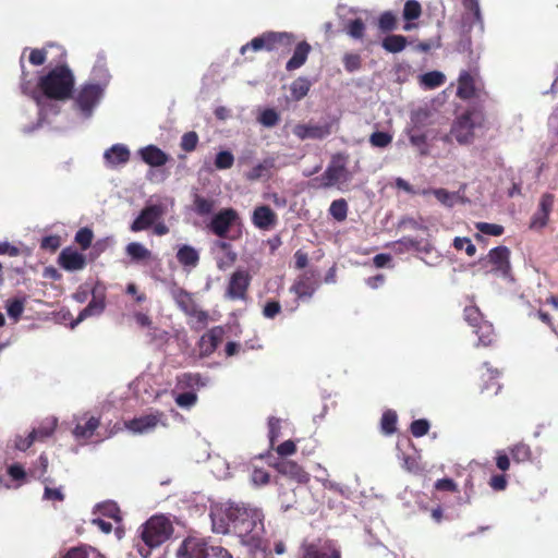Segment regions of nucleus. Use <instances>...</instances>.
I'll return each mask as SVG.
<instances>
[{
    "mask_svg": "<svg viewBox=\"0 0 558 558\" xmlns=\"http://www.w3.org/2000/svg\"><path fill=\"white\" fill-rule=\"evenodd\" d=\"M177 306L189 317L187 324L194 331L204 329L209 320L207 311L201 310L192 293L179 289L173 293Z\"/></svg>",
    "mask_w": 558,
    "mask_h": 558,
    "instance_id": "obj_4",
    "label": "nucleus"
},
{
    "mask_svg": "<svg viewBox=\"0 0 558 558\" xmlns=\"http://www.w3.org/2000/svg\"><path fill=\"white\" fill-rule=\"evenodd\" d=\"M409 140H410V143L418 149L420 155L426 156L428 154V145H427L426 134L411 132Z\"/></svg>",
    "mask_w": 558,
    "mask_h": 558,
    "instance_id": "obj_42",
    "label": "nucleus"
},
{
    "mask_svg": "<svg viewBox=\"0 0 558 558\" xmlns=\"http://www.w3.org/2000/svg\"><path fill=\"white\" fill-rule=\"evenodd\" d=\"M56 426H57V421L53 420L47 424L40 425L38 428H34L31 433H32V435H35L36 441L37 440L43 441L53 434Z\"/></svg>",
    "mask_w": 558,
    "mask_h": 558,
    "instance_id": "obj_44",
    "label": "nucleus"
},
{
    "mask_svg": "<svg viewBox=\"0 0 558 558\" xmlns=\"http://www.w3.org/2000/svg\"><path fill=\"white\" fill-rule=\"evenodd\" d=\"M104 93L105 90L102 86L95 85L94 83H84L77 89L76 95L72 97L75 109H77L84 117H90L94 108L102 98Z\"/></svg>",
    "mask_w": 558,
    "mask_h": 558,
    "instance_id": "obj_7",
    "label": "nucleus"
},
{
    "mask_svg": "<svg viewBox=\"0 0 558 558\" xmlns=\"http://www.w3.org/2000/svg\"><path fill=\"white\" fill-rule=\"evenodd\" d=\"M163 214L165 208L161 204L148 205L142 209L137 218L131 223L130 229L132 232L147 230L159 220Z\"/></svg>",
    "mask_w": 558,
    "mask_h": 558,
    "instance_id": "obj_12",
    "label": "nucleus"
},
{
    "mask_svg": "<svg viewBox=\"0 0 558 558\" xmlns=\"http://www.w3.org/2000/svg\"><path fill=\"white\" fill-rule=\"evenodd\" d=\"M105 299L102 296L96 298L94 295L88 305L78 314L77 322H82L89 316L101 314L105 310Z\"/></svg>",
    "mask_w": 558,
    "mask_h": 558,
    "instance_id": "obj_31",
    "label": "nucleus"
},
{
    "mask_svg": "<svg viewBox=\"0 0 558 558\" xmlns=\"http://www.w3.org/2000/svg\"><path fill=\"white\" fill-rule=\"evenodd\" d=\"M25 301L21 299L9 300L7 303L8 315L17 320L24 312Z\"/></svg>",
    "mask_w": 558,
    "mask_h": 558,
    "instance_id": "obj_46",
    "label": "nucleus"
},
{
    "mask_svg": "<svg viewBox=\"0 0 558 558\" xmlns=\"http://www.w3.org/2000/svg\"><path fill=\"white\" fill-rule=\"evenodd\" d=\"M251 481L255 486H263L269 483L270 474L264 469L255 468L252 471Z\"/></svg>",
    "mask_w": 558,
    "mask_h": 558,
    "instance_id": "obj_58",
    "label": "nucleus"
},
{
    "mask_svg": "<svg viewBox=\"0 0 558 558\" xmlns=\"http://www.w3.org/2000/svg\"><path fill=\"white\" fill-rule=\"evenodd\" d=\"M272 166V162L264 161L263 163H258L251 169L247 173L248 180H258L266 174L268 169Z\"/></svg>",
    "mask_w": 558,
    "mask_h": 558,
    "instance_id": "obj_59",
    "label": "nucleus"
},
{
    "mask_svg": "<svg viewBox=\"0 0 558 558\" xmlns=\"http://www.w3.org/2000/svg\"><path fill=\"white\" fill-rule=\"evenodd\" d=\"M474 332L478 336V344H482L483 347H490L496 342L494 327L487 320L476 327Z\"/></svg>",
    "mask_w": 558,
    "mask_h": 558,
    "instance_id": "obj_29",
    "label": "nucleus"
},
{
    "mask_svg": "<svg viewBox=\"0 0 558 558\" xmlns=\"http://www.w3.org/2000/svg\"><path fill=\"white\" fill-rule=\"evenodd\" d=\"M203 386H205V383L199 374L183 373L177 377V388L180 390L194 391V389Z\"/></svg>",
    "mask_w": 558,
    "mask_h": 558,
    "instance_id": "obj_27",
    "label": "nucleus"
},
{
    "mask_svg": "<svg viewBox=\"0 0 558 558\" xmlns=\"http://www.w3.org/2000/svg\"><path fill=\"white\" fill-rule=\"evenodd\" d=\"M241 225V218L239 213L234 208H222L215 214L209 223L207 225L208 230L220 239L236 240L240 238L241 232L236 235H230V231L235 226Z\"/></svg>",
    "mask_w": 558,
    "mask_h": 558,
    "instance_id": "obj_6",
    "label": "nucleus"
},
{
    "mask_svg": "<svg viewBox=\"0 0 558 558\" xmlns=\"http://www.w3.org/2000/svg\"><path fill=\"white\" fill-rule=\"evenodd\" d=\"M485 116L481 110H466L459 116L451 126V135L461 144H470L474 140L475 129L483 128Z\"/></svg>",
    "mask_w": 558,
    "mask_h": 558,
    "instance_id": "obj_5",
    "label": "nucleus"
},
{
    "mask_svg": "<svg viewBox=\"0 0 558 558\" xmlns=\"http://www.w3.org/2000/svg\"><path fill=\"white\" fill-rule=\"evenodd\" d=\"M486 260L492 265L490 271L504 278L511 276L510 250L507 246L500 245L492 248Z\"/></svg>",
    "mask_w": 558,
    "mask_h": 558,
    "instance_id": "obj_9",
    "label": "nucleus"
},
{
    "mask_svg": "<svg viewBox=\"0 0 558 558\" xmlns=\"http://www.w3.org/2000/svg\"><path fill=\"white\" fill-rule=\"evenodd\" d=\"M220 546H214L205 537L190 535L177 549V558H214L211 554Z\"/></svg>",
    "mask_w": 558,
    "mask_h": 558,
    "instance_id": "obj_8",
    "label": "nucleus"
},
{
    "mask_svg": "<svg viewBox=\"0 0 558 558\" xmlns=\"http://www.w3.org/2000/svg\"><path fill=\"white\" fill-rule=\"evenodd\" d=\"M125 252L132 258V260L135 262L146 260L150 258L151 255L150 251L138 242L129 243L125 247Z\"/></svg>",
    "mask_w": 558,
    "mask_h": 558,
    "instance_id": "obj_33",
    "label": "nucleus"
},
{
    "mask_svg": "<svg viewBox=\"0 0 558 558\" xmlns=\"http://www.w3.org/2000/svg\"><path fill=\"white\" fill-rule=\"evenodd\" d=\"M445 80V75L438 71L427 72L421 76V83L429 89L441 86Z\"/></svg>",
    "mask_w": 558,
    "mask_h": 558,
    "instance_id": "obj_37",
    "label": "nucleus"
},
{
    "mask_svg": "<svg viewBox=\"0 0 558 558\" xmlns=\"http://www.w3.org/2000/svg\"><path fill=\"white\" fill-rule=\"evenodd\" d=\"M428 430L429 423L425 418L415 420L410 425V432L416 438L425 436Z\"/></svg>",
    "mask_w": 558,
    "mask_h": 558,
    "instance_id": "obj_53",
    "label": "nucleus"
},
{
    "mask_svg": "<svg viewBox=\"0 0 558 558\" xmlns=\"http://www.w3.org/2000/svg\"><path fill=\"white\" fill-rule=\"evenodd\" d=\"M347 172L344 159L337 156L332 158L326 170L316 180L320 181V186L328 189L341 181H347Z\"/></svg>",
    "mask_w": 558,
    "mask_h": 558,
    "instance_id": "obj_10",
    "label": "nucleus"
},
{
    "mask_svg": "<svg viewBox=\"0 0 558 558\" xmlns=\"http://www.w3.org/2000/svg\"><path fill=\"white\" fill-rule=\"evenodd\" d=\"M480 92L477 73L461 71L458 77L457 96L462 100L477 97Z\"/></svg>",
    "mask_w": 558,
    "mask_h": 558,
    "instance_id": "obj_14",
    "label": "nucleus"
},
{
    "mask_svg": "<svg viewBox=\"0 0 558 558\" xmlns=\"http://www.w3.org/2000/svg\"><path fill=\"white\" fill-rule=\"evenodd\" d=\"M213 529L217 533H234L243 544L255 546L264 533L260 510L244 504H226L211 508Z\"/></svg>",
    "mask_w": 558,
    "mask_h": 558,
    "instance_id": "obj_1",
    "label": "nucleus"
},
{
    "mask_svg": "<svg viewBox=\"0 0 558 558\" xmlns=\"http://www.w3.org/2000/svg\"><path fill=\"white\" fill-rule=\"evenodd\" d=\"M280 418L271 416L268 418V437H269V444L272 448L276 440L280 436L281 425H280Z\"/></svg>",
    "mask_w": 558,
    "mask_h": 558,
    "instance_id": "obj_52",
    "label": "nucleus"
},
{
    "mask_svg": "<svg viewBox=\"0 0 558 558\" xmlns=\"http://www.w3.org/2000/svg\"><path fill=\"white\" fill-rule=\"evenodd\" d=\"M311 51L312 47L307 41H300L295 46L292 57L286 63V70L291 72L303 66L307 61Z\"/></svg>",
    "mask_w": 558,
    "mask_h": 558,
    "instance_id": "obj_24",
    "label": "nucleus"
},
{
    "mask_svg": "<svg viewBox=\"0 0 558 558\" xmlns=\"http://www.w3.org/2000/svg\"><path fill=\"white\" fill-rule=\"evenodd\" d=\"M28 60L35 66L43 65L47 60V51L45 49H31Z\"/></svg>",
    "mask_w": 558,
    "mask_h": 558,
    "instance_id": "obj_63",
    "label": "nucleus"
},
{
    "mask_svg": "<svg viewBox=\"0 0 558 558\" xmlns=\"http://www.w3.org/2000/svg\"><path fill=\"white\" fill-rule=\"evenodd\" d=\"M281 312V304L277 300H269L263 306V316L267 319H274Z\"/></svg>",
    "mask_w": 558,
    "mask_h": 558,
    "instance_id": "obj_55",
    "label": "nucleus"
},
{
    "mask_svg": "<svg viewBox=\"0 0 558 558\" xmlns=\"http://www.w3.org/2000/svg\"><path fill=\"white\" fill-rule=\"evenodd\" d=\"M93 75L98 81L94 84L102 86L105 90L111 78V75L105 64L98 62L93 69Z\"/></svg>",
    "mask_w": 558,
    "mask_h": 558,
    "instance_id": "obj_40",
    "label": "nucleus"
},
{
    "mask_svg": "<svg viewBox=\"0 0 558 558\" xmlns=\"http://www.w3.org/2000/svg\"><path fill=\"white\" fill-rule=\"evenodd\" d=\"M392 142V136L387 132L376 131L369 136V143L374 147L385 148Z\"/></svg>",
    "mask_w": 558,
    "mask_h": 558,
    "instance_id": "obj_48",
    "label": "nucleus"
},
{
    "mask_svg": "<svg viewBox=\"0 0 558 558\" xmlns=\"http://www.w3.org/2000/svg\"><path fill=\"white\" fill-rule=\"evenodd\" d=\"M43 498L45 500H50V501H63L65 498V495L63 494L61 487L52 488V487L46 486L45 490H44Z\"/></svg>",
    "mask_w": 558,
    "mask_h": 558,
    "instance_id": "obj_62",
    "label": "nucleus"
},
{
    "mask_svg": "<svg viewBox=\"0 0 558 558\" xmlns=\"http://www.w3.org/2000/svg\"><path fill=\"white\" fill-rule=\"evenodd\" d=\"M463 316L465 322L474 329L485 322L477 306H466L463 311Z\"/></svg>",
    "mask_w": 558,
    "mask_h": 558,
    "instance_id": "obj_39",
    "label": "nucleus"
},
{
    "mask_svg": "<svg viewBox=\"0 0 558 558\" xmlns=\"http://www.w3.org/2000/svg\"><path fill=\"white\" fill-rule=\"evenodd\" d=\"M22 68L21 89L25 95L39 101L40 96L48 100L65 101L73 97L75 76L66 64H59L38 77L35 88H29V82L25 81L23 57L20 60Z\"/></svg>",
    "mask_w": 558,
    "mask_h": 558,
    "instance_id": "obj_2",
    "label": "nucleus"
},
{
    "mask_svg": "<svg viewBox=\"0 0 558 558\" xmlns=\"http://www.w3.org/2000/svg\"><path fill=\"white\" fill-rule=\"evenodd\" d=\"M234 163V156L229 150L219 151L215 158V167L219 170L230 169Z\"/></svg>",
    "mask_w": 558,
    "mask_h": 558,
    "instance_id": "obj_43",
    "label": "nucleus"
},
{
    "mask_svg": "<svg viewBox=\"0 0 558 558\" xmlns=\"http://www.w3.org/2000/svg\"><path fill=\"white\" fill-rule=\"evenodd\" d=\"M223 336L225 328L222 326H215L205 332L198 341L201 355H211L221 343Z\"/></svg>",
    "mask_w": 558,
    "mask_h": 558,
    "instance_id": "obj_16",
    "label": "nucleus"
},
{
    "mask_svg": "<svg viewBox=\"0 0 558 558\" xmlns=\"http://www.w3.org/2000/svg\"><path fill=\"white\" fill-rule=\"evenodd\" d=\"M258 121L267 128L275 126L279 122V114L275 109H265L260 116Z\"/></svg>",
    "mask_w": 558,
    "mask_h": 558,
    "instance_id": "obj_56",
    "label": "nucleus"
},
{
    "mask_svg": "<svg viewBox=\"0 0 558 558\" xmlns=\"http://www.w3.org/2000/svg\"><path fill=\"white\" fill-rule=\"evenodd\" d=\"M378 24L383 31L387 32L396 28L397 21L391 12H385L380 15Z\"/></svg>",
    "mask_w": 558,
    "mask_h": 558,
    "instance_id": "obj_61",
    "label": "nucleus"
},
{
    "mask_svg": "<svg viewBox=\"0 0 558 558\" xmlns=\"http://www.w3.org/2000/svg\"><path fill=\"white\" fill-rule=\"evenodd\" d=\"M453 246L456 250H465V253L469 256H474L476 253L475 245L471 242L469 238H456L453 240Z\"/></svg>",
    "mask_w": 558,
    "mask_h": 558,
    "instance_id": "obj_57",
    "label": "nucleus"
},
{
    "mask_svg": "<svg viewBox=\"0 0 558 558\" xmlns=\"http://www.w3.org/2000/svg\"><path fill=\"white\" fill-rule=\"evenodd\" d=\"M61 245L59 235H47L43 238L40 242V247L43 250H49L50 252H56Z\"/></svg>",
    "mask_w": 558,
    "mask_h": 558,
    "instance_id": "obj_64",
    "label": "nucleus"
},
{
    "mask_svg": "<svg viewBox=\"0 0 558 558\" xmlns=\"http://www.w3.org/2000/svg\"><path fill=\"white\" fill-rule=\"evenodd\" d=\"M293 134L304 141L307 138L322 140L330 135L331 125L326 123L324 125H311L305 123H299L293 128Z\"/></svg>",
    "mask_w": 558,
    "mask_h": 558,
    "instance_id": "obj_18",
    "label": "nucleus"
},
{
    "mask_svg": "<svg viewBox=\"0 0 558 558\" xmlns=\"http://www.w3.org/2000/svg\"><path fill=\"white\" fill-rule=\"evenodd\" d=\"M138 155L150 167H161L169 160V156L155 145H147L141 148Z\"/></svg>",
    "mask_w": 558,
    "mask_h": 558,
    "instance_id": "obj_23",
    "label": "nucleus"
},
{
    "mask_svg": "<svg viewBox=\"0 0 558 558\" xmlns=\"http://www.w3.org/2000/svg\"><path fill=\"white\" fill-rule=\"evenodd\" d=\"M329 214L337 220L343 221L348 216V203L344 198L335 199L330 207Z\"/></svg>",
    "mask_w": 558,
    "mask_h": 558,
    "instance_id": "obj_38",
    "label": "nucleus"
},
{
    "mask_svg": "<svg viewBox=\"0 0 558 558\" xmlns=\"http://www.w3.org/2000/svg\"><path fill=\"white\" fill-rule=\"evenodd\" d=\"M343 65L347 72L353 73L361 69L362 59L357 53H345L343 56Z\"/></svg>",
    "mask_w": 558,
    "mask_h": 558,
    "instance_id": "obj_49",
    "label": "nucleus"
},
{
    "mask_svg": "<svg viewBox=\"0 0 558 558\" xmlns=\"http://www.w3.org/2000/svg\"><path fill=\"white\" fill-rule=\"evenodd\" d=\"M312 82L305 76H299L290 85L291 98L295 101L303 99L310 92Z\"/></svg>",
    "mask_w": 558,
    "mask_h": 558,
    "instance_id": "obj_28",
    "label": "nucleus"
},
{
    "mask_svg": "<svg viewBox=\"0 0 558 558\" xmlns=\"http://www.w3.org/2000/svg\"><path fill=\"white\" fill-rule=\"evenodd\" d=\"M317 287L318 284L313 275L303 272L296 277L290 287V292L295 294L298 300L305 301L314 295Z\"/></svg>",
    "mask_w": 558,
    "mask_h": 558,
    "instance_id": "obj_15",
    "label": "nucleus"
},
{
    "mask_svg": "<svg viewBox=\"0 0 558 558\" xmlns=\"http://www.w3.org/2000/svg\"><path fill=\"white\" fill-rule=\"evenodd\" d=\"M347 33L355 39H362L365 34V24L361 19L352 20L347 25Z\"/></svg>",
    "mask_w": 558,
    "mask_h": 558,
    "instance_id": "obj_47",
    "label": "nucleus"
},
{
    "mask_svg": "<svg viewBox=\"0 0 558 558\" xmlns=\"http://www.w3.org/2000/svg\"><path fill=\"white\" fill-rule=\"evenodd\" d=\"M162 417V413L146 414L134 417L125 423V427L135 434L148 433L158 425Z\"/></svg>",
    "mask_w": 558,
    "mask_h": 558,
    "instance_id": "obj_20",
    "label": "nucleus"
},
{
    "mask_svg": "<svg viewBox=\"0 0 558 558\" xmlns=\"http://www.w3.org/2000/svg\"><path fill=\"white\" fill-rule=\"evenodd\" d=\"M93 239H94L93 230L87 227H84V228H81L76 232L74 240L78 244V246L83 251H85L92 245Z\"/></svg>",
    "mask_w": 558,
    "mask_h": 558,
    "instance_id": "obj_41",
    "label": "nucleus"
},
{
    "mask_svg": "<svg viewBox=\"0 0 558 558\" xmlns=\"http://www.w3.org/2000/svg\"><path fill=\"white\" fill-rule=\"evenodd\" d=\"M422 13L421 4L415 0H408L403 8V17L407 21H413L420 17Z\"/></svg>",
    "mask_w": 558,
    "mask_h": 558,
    "instance_id": "obj_45",
    "label": "nucleus"
},
{
    "mask_svg": "<svg viewBox=\"0 0 558 558\" xmlns=\"http://www.w3.org/2000/svg\"><path fill=\"white\" fill-rule=\"evenodd\" d=\"M266 51H290L294 35L288 32H265L262 34Z\"/></svg>",
    "mask_w": 558,
    "mask_h": 558,
    "instance_id": "obj_13",
    "label": "nucleus"
},
{
    "mask_svg": "<svg viewBox=\"0 0 558 558\" xmlns=\"http://www.w3.org/2000/svg\"><path fill=\"white\" fill-rule=\"evenodd\" d=\"M397 413L392 410H387L384 412L380 420V427L384 434L392 435L397 430Z\"/></svg>",
    "mask_w": 558,
    "mask_h": 558,
    "instance_id": "obj_35",
    "label": "nucleus"
},
{
    "mask_svg": "<svg viewBox=\"0 0 558 558\" xmlns=\"http://www.w3.org/2000/svg\"><path fill=\"white\" fill-rule=\"evenodd\" d=\"M105 158L113 166L126 163L130 159V150L124 145L116 144L106 150Z\"/></svg>",
    "mask_w": 558,
    "mask_h": 558,
    "instance_id": "obj_26",
    "label": "nucleus"
},
{
    "mask_svg": "<svg viewBox=\"0 0 558 558\" xmlns=\"http://www.w3.org/2000/svg\"><path fill=\"white\" fill-rule=\"evenodd\" d=\"M407 37L403 35H388L383 39V48L392 53L402 51L407 47Z\"/></svg>",
    "mask_w": 558,
    "mask_h": 558,
    "instance_id": "obj_32",
    "label": "nucleus"
},
{
    "mask_svg": "<svg viewBox=\"0 0 558 558\" xmlns=\"http://www.w3.org/2000/svg\"><path fill=\"white\" fill-rule=\"evenodd\" d=\"M197 402V395L195 391H185L175 397V403L183 409H190Z\"/></svg>",
    "mask_w": 558,
    "mask_h": 558,
    "instance_id": "obj_50",
    "label": "nucleus"
},
{
    "mask_svg": "<svg viewBox=\"0 0 558 558\" xmlns=\"http://www.w3.org/2000/svg\"><path fill=\"white\" fill-rule=\"evenodd\" d=\"M253 225L260 230H269L277 223V215L268 205L255 207L252 215Z\"/></svg>",
    "mask_w": 558,
    "mask_h": 558,
    "instance_id": "obj_22",
    "label": "nucleus"
},
{
    "mask_svg": "<svg viewBox=\"0 0 558 558\" xmlns=\"http://www.w3.org/2000/svg\"><path fill=\"white\" fill-rule=\"evenodd\" d=\"M178 262L183 266L195 267L198 264V252L190 245H183L177 253Z\"/></svg>",
    "mask_w": 558,
    "mask_h": 558,
    "instance_id": "obj_30",
    "label": "nucleus"
},
{
    "mask_svg": "<svg viewBox=\"0 0 558 558\" xmlns=\"http://www.w3.org/2000/svg\"><path fill=\"white\" fill-rule=\"evenodd\" d=\"M251 276L245 270H236L231 275L226 295L230 300H246Z\"/></svg>",
    "mask_w": 558,
    "mask_h": 558,
    "instance_id": "obj_11",
    "label": "nucleus"
},
{
    "mask_svg": "<svg viewBox=\"0 0 558 558\" xmlns=\"http://www.w3.org/2000/svg\"><path fill=\"white\" fill-rule=\"evenodd\" d=\"M173 533L172 523L165 515H153L141 526V538L146 548L138 546V554L148 558L150 549L159 547Z\"/></svg>",
    "mask_w": 558,
    "mask_h": 558,
    "instance_id": "obj_3",
    "label": "nucleus"
},
{
    "mask_svg": "<svg viewBox=\"0 0 558 558\" xmlns=\"http://www.w3.org/2000/svg\"><path fill=\"white\" fill-rule=\"evenodd\" d=\"M194 211L198 216H206L213 213L215 203L213 199L205 198L198 194L193 198Z\"/></svg>",
    "mask_w": 558,
    "mask_h": 558,
    "instance_id": "obj_36",
    "label": "nucleus"
},
{
    "mask_svg": "<svg viewBox=\"0 0 558 558\" xmlns=\"http://www.w3.org/2000/svg\"><path fill=\"white\" fill-rule=\"evenodd\" d=\"M58 263L64 270L76 271L85 268L86 258L76 250L65 247L61 251Z\"/></svg>",
    "mask_w": 558,
    "mask_h": 558,
    "instance_id": "obj_19",
    "label": "nucleus"
},
{
    "mask_svg": "<svg viewBox=\"0 0 558 558\" xmlns=\"http://www.w3.org/2000/svg\"><path fill=\"white\" fill-rule=\"evenodd\" d=\"M555 196L550 193H545L542 195L539 201V208L538 211L543 214V217L548 216L553 209L554 206Z\"/></svg>",
    "mask_w": 558,
    "mask_h": 558,
    "instance_id": "obj_60",
    "label": "nucleus"
},
{
    "mask_svg": "<svg viewBox=\"0 0 558 558\" xmlns=\"http://www.w3.org/2000/svg\"><path fill=\"white\" fill-rule=\"evenodd\" d=\"M197 143H198L197 133L194 131H191V132H186L182 135L180 145L184 151L191 153L196 148Z\"/></svg>",
    "mask_w": 558,
    "mask_h": 558,
    "instance_id": "obj_51",
    "label": "nucleus"
},
{
    "mask_svg": "<svg viewBox=\"0 0 558 558\" xmlns=\"http://www.w3.org/2000/svg\"><path fill=\"white\" fill-rule=\"evenodd\" d=\"M99 426V417L90 416L84 423L78 422L72 433L77 440H89Z\"/></svg>",
    "mask_w": 558,
    "mask_h": 558,
    "instance_id": "obj_25",
    "label": "nucleus"
},
{
    "mask_svg": "<svg viewBox=\"0 0 558 558\" xmlns=\"http://www.w3.org/2000/svg\"><path fill=\"white\" fill-rule=\"evenodd\" d=\"M300 558H341L340 551L327 544H303Z\"/></svg>",
    "mask_w": 558,
    "mask_h": 558,
    "instance_id": "obj_21",
    "label": "nucleus"
},
{
    "mask_svg": "<svg viewBox=\"0 0 558 558\" xmlns=\"http://www.w3.org/2000/svg\"><path fill=\"white\" fill-rule=\"evenodd\" d=\"M510 454L514 462L523 463L527 462L532 458V451L530 446L523 442H518L510 448Z\"/></svg>",
    "mask_w": 558,
    "mask_h": 558,
    "instance_id": "obj_34",
    "label": "nucleus"
},
{
    "mask_svg": "<svg viewBox=\"0 0 558 558\" xmlns=\"http://www.w3.org/2000/svg\"><path fill=\"white\" fill-rule=\"evenodd\" d=\"M476 229L488 235L499 236L504 233L505 229L501 225L489 223V222H477Z\"/></svg>",
    "mask_w": 558,
    "mask_h": 558,
    "instance_id": "obj_54",
    "label": "nucleus"
},
{
    "mask_svg": "<svg viewBox=\"0 0 558 558\" xmlns=\"http://www.w3.org/2000/svg\"><path fill=\"white\" fill-rule=\"evenodd\" d=\"M275 469L282 475L295 481L299 484H307L311 480L307 473L301 465L291 460H281L275 464Z\"/></svg>",
    "mask_w": 558,
    "mask_h": 558,
    "instance_id": "obj_17",
    "label": "nucleus"
}]
</instances>
